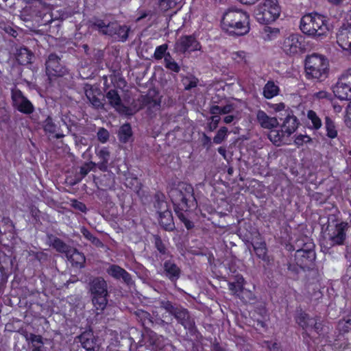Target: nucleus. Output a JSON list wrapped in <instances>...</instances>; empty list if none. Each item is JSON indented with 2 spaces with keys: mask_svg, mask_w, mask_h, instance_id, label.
<instances>
[{
  "mask_svg": "<svg viewBox=\"0 0 351 351\" xmlns=\"http://www.w3.org/2000/svg\"><path fill=\"white\" fill-rule=\"evenodd\" d=\"M152 324H155L156 325H158L161 327H165V326L169 325L168 322H165L163 319H162L161 317H158V316H156L154 318V320H153V323H152Z\"/></svg>",
  "mask_w": 351,
  "mask_h": 351,
  "instance_id": "58",
  "label": "nucleus"
},
{
  "mask_svg": "<svg viewBox=\"0 0 351 351\" xmlns=\"http://www.w3.org/2000/svg\"><path fill=\"white\" fill-rule=\"evenodd\" d=\"M165 67L171 70L173 72L178 73L180 70V66L178 64V63L173 60L172 56L170 55L169 53H167L165 55Z\"/></svg>",
  "mask_w": 351,
  "mask_h": 351,
  "instance_id": "33",
  "label": "nucleus"
},
{
  "mask_svg": "<svg viewBox=\"0 0 351 351\" xmlns=\"http://www.w3.org/2000/svg\"><path fill=\"white\" fill-rule=\"evenodd\" d=\"M265 31L266 33H267V36L269 39H272L274 37H276L280 32L279 29L271 28L270 27H265Z\"/></svg>",
  "mask_w": 351,
  "mask_h": 351,
  "instance_id": "51",
  "label": "nucleus"
},
{
  "mask_svg": "<svg viewBox=\"0 0 351 351\" xmlns=\"http://www.w3.org/2000/svg\"><path fill=\"white\" fill-rule=\"evenodd\" d=\"M154 243L156 248L161 255H164L166 257L171 256L169 251L166 247L160 236L154 235Z\"/></svg>",
  "mask_w": 351,
  "mask_h": 351,
  "instance_id": "31",
  "label": "nucleus"
},
{
  "mask_svg": "<svg viewBox=\"0 0 351 351\" xmlns=\"http://www.w3.org/2000/svg\"><path fill=\"white\" fill-rule=\"evenodd\" d=\"M96 153L97 155L101 159V163L104 167H106V164L108 162L109 158H110V152L106 147H101V148H96Z\"/></svg>",
  "mask_w": 351,
  "mask_h": 351,
  "instance_id": "37",
  "label": "nucleus"
},
{
  "mask_svg": "<svg viewBox=\"0 0 351 351\" xmlns=\"http://www.w3.org/2000/svg\"><path fill=\"white\" fill-rule=\"evenodd\" d=\"M310 317L308 314L304 312L300 311L298 313L295 320L296 322L304 330L306 329V324Z\"/></svg>",
  "mask_w": 351,
  "mask_h": 351,
  "instance_id": "42",
  "label": "nucleus"
},
{
  "mask_svg": "<svg viewBox=\"0 0 351 351\" xmlns=\"http://www.w3.org/2000/svg\"><path fill=\"white\" fill-rule=\"evenodd\" d=\"M132 130L130 123L122 125L118 132V138L120 142L127 143L132 141Z\"/></svg>",
  "mask_w": 351,
  "mask_h": 351,
  "instance_id": "22",
  "label": "nucleus"
},
{
  "mask_svg": "<svg viewBox=\"0 0 351 351\" xmlns=\"http://www.w3.org/2000/svg\"><path fill=\"white\" fill-rule=\"evenodd\" d=\"M314 245L310 243L306 249H300L295 252V259L297 264L301 267H308L315 260L316 255L313 250Z\"/></svg>",
  "mask_w": 351,
  "mask_h": 351,
  "instance_id": "13",
  "label": "nucleus"
},
{
  "mask_svg": "<svg viewBox=\"0 0 351 351\" xmlns=\"http://www.w3.org/2000/svg\"><path fill=\"white\" fill-rule=\"evenodd\" d=\"M129 31L130 28L128 26L120 25L119 24L116 31V35L114 36H117V38H119L122 41H125L128 37Z\"/></svg>",
  "mask_w": 351,
  "mask_h": 351,
  "instance_id": "38",
  "label": "nucleus"
},
{
  "mask_svg": "<svg viewBox=\"0 0 351 351\" xmlns=\"http://www.w3.org/2000/svg\"><path fill=\"white\" fill-rule=\"evenodd\" d=\"M149 341L151 345L156 346V348H160L162 346L163 337L156 333L153 330H150L148 333Z\"/></svg>",
  "mask_w": 351,
  "mask_h": 351,
  "instance_id": "34",
  "label": "nucleus"
},
{
  "mask_svg": "<svg viewBox=\"0 0 351 351\" xmlns=\"http://www.w3.org/2000/svg\"><path fill=\"white\" fill-rule=\"evenodd\" d=\"M168 49V45L167 44H163L156 47L154 57L156 60H161L162 58H165L166 53Z\"/></svg>",
  "mask_w": 351,
  "mask_h": 351,
  "instance_id": "43",
  "label": "nucleus"
},
{
  "mask_svg": "<svg viewBox=\"0 0 351 351\" xmlns=\"http://www.w3.org/2000/svg\"><path fill=\"white\" fill-rule=\"evenodd\" d=\"M92 343H93L94 345L92 347L89 346L88 350L98 351L101 344V339H99V338H94L92 340Z\"/></svg>",
  "mask_w": 351,
  "mask_h": 351,
  "instance_id": "54",
  "label": "nucleus"
},
{
  "mask_svg": "<svg viewBox=\"0 0 351 351\" xmlns=\"http://www.w3.org/2000/svg\"><path fill=\"white\" fill-rule=\"evenodd\" d=\"M66 256L73 265L77 266L82 265L85 261L84 256L74 248H69V250L66 251Z\"/></svg>",
  "mask_w": 351,
  "mask_h": 351,
  "instance_id": "23",
  "label": "nucleus"
},
{
  "mask_svg": "<svg viewBox=\"0 0 351 351\" xmlns=\"http://www.w3.org/2000/svg\"><path fill=\"white\" fill-rule=\"evenodd\" d=\"M89 289L93 306L97 311V315H99L106 308L108 302L107 283L102 278H95L92 280Z\"/></svg>",
  "mask_w": 351,
  "mask_h": 351,
  "instance_id": "6",
  "label": "nucleus"
},
{
  "mask_svg": "<svg viewBox=\"0 0 351 351\" xmlns=\"http://www.w3.org/2000/svg\"><path fill=\"white\" fill-rule=\"evenodd\" d=\"M285 108V105L284 103H279L274 105V109L277 112L283 110Z\"/></svg>",
  "mask_w": 351,
  "mask_h": 351,
  "instance_id": "64",
  "label": "nucleus"
},
{
  "mask_svg": "<svg viewBox=\"0 0 351 351\" xmlns=\"http://www.w3.org/2000/svg\"><path fill=\"white\" fill-rule=\"evenodd\" d=\"M165 199L164 195L161 193H156L154 196L155 202L154 206L158 215L170 211L168 204Z\"/></svg>",
  "mask_w": 351,
  "mask_h": 351,
  "instance_id": "24",
  "label": "nucleus"
},
{
  "mask_svg": "<svg viewBox=\"0 0 351 351\" xmlns=\"http://www.w3.org/2000/svg\"><path fill=\"white\" fill-rule=\"evenodd\" d=\"M27 339L32 345V351H45L43 339L40 335L30 334Z\"/></svg>",
  "mask_w": 351,
  "mask_h": 351,
  "instance_id": "26",
  "label": "nucleus"
},
{
  "mask_svg": "<svg viewBox=\"0 0 351 351\" xmlns=\"http://www.w3.org/2000/svg\"><path fill=\"white\" fill-rule=\"evenodd\" d=\"M134 315L137 319L141 322L143 325H145L147 323H153V319L150 313L144 310L138 309L134 312Z\"/></svg>",
  "mask_w": 351,
  "mask_h": 351,
  "instance_id": "35",
  "label": "nucleus"
},
{
  "mask_svg": "<svg viewBox=\"0 0 351 351\" xmlns=\"http://www.w3.org/2000/svg\"><path fill=\"white\" fill-rule=\"evenodd\" d=\"M337 43L351 54V23L343 24L337 33Z\"/></svg>",
  "mask_w": 351,
  "mask_h": 351,
  "instance_id": "15",
  "label": "nucleus"
},
{
  "mask_svg": "<svg viewBox=\"0 0 351 351\" xmlns=\"http://www.w3.org/2000/svg\"><path fill=\"white\" fill-rule=\"evenodd\" d=\"M280 6L277 0H265L255 10V18L261 24L275 21L280 16Z\"/></svg>",
  "mask_w": 351,
  "mask_h": 351,
  "instance_id": "7",
  "label": "nucleus"
},
{
  "mask_svg": "<svg viewBox=\"0 0 351 351\" xmlns=\"http://www.w3.org/2000/svg\"><path fill=\"white\" fill-rule=\"evenodd\" d=\"M162 269L163 276L173 283H176L181 276V269L171 259L164 262Z\"/></svg>",
  "mask_w": 351,
  "mask_h": 351,
  "instance_id": "17",
  "label": "nucleus"
},
{
  "mask_svg": "<svg viewBox=\"0 0 351 351\" xmlns=\"http://www.w3.org/2000/svg\"><path fill=\"white\" fill-rule=\"evenodd\" d=\"M256 119L257 123L263 129L272 130L277 128L279 125L277 118L267 115V114L262 110H257L256 112Z\"/></svg>",
  "mask_w": 351,
  "mask_h": 351,
  "instance_id": "19",
  "label": "nucleus"
},
{
  "mask_svg": "<svg viewBox=\"0 0 351 351\" xmlns=\"http://www.w3.org/2000/svg\"><path fill=\"white\" fill-rule=\"evenodd\" d=\"M335 95L341 100L351 99V68L343 71L332 86Z\"/></svg>",
  "mask_w": 351,
  "mask_h": 351,
  "instance_id": "8",
  "label": "nucleus"
},
{
  "mask_svg": "<svg viewBox=\"0 0 351 351\" xmlns=\"http://www.w3.org/2000/svg\"><path fill=\"white\" fill-rule=\"evenodd\" d=\"M46 73L50 80L53 77H62L66 73V69L60 62L59 58L55 54L49 55L46 62Z\"/></svg>",
  "mask_w": 351,
  "mask_h": 351,
  "instance_id": "12",
  "label": "nucleus"
},
{
  "mask_svg": "<svg viewBox=\"0 0 351 351\" xmlns=\"http://www.w3.org/2000/svg\"><path fill=\"white\" fill-rule=\"evenodd\" d=\"M348 228V223L341 222L333 227H328V233L325 237L326 245L328 248L335 245L344 244L346 238V231Z\"/></svg>",
  "mask_w": 351,
  "mask_h": 351,
  "instance_id": "10",
  "label": "nucleus"
},
{
  "mask_svg": "<svg viewBox=\"0 0 351 351\" xmlns=\"http://www.w3.org/2000/svg\"><path fill=\"white\" fill-rule=\"evenodd\" d=\"M144 104L149 110H157L160 107V101L157 99H153L149 97H147L144 99Z\"/></svg>",
  "mask_w": 351,
  "mask_h": 351,
  "instance_id": "39",
  "label": "nucleus"
},
{
  "mask_svg": "<svg viewBox=\"0 0 351 351\" xmlns=\"http://www.w3.org/2000/svg\"><path fill=\"white\" fill-rule=\"evenodd\" d=\"M311 141L312 139L310 136L307 135L300 134L295 137L294 142L298 146H302L304 143L311 142Z\"/></svg>",
  "mask_w": 351,
  "mask_h": 351,
  "instance_id": "48",
  "label": "nucleus"
},
{
  "mask_svg": "<svg viewBox=\"0 0 351 351\" xmlns=\"http://www.w3.org/2000/svg\"><path fill=\"white\" fill-rule=\"evenodd\" d=\"M104 95L100 91H99L97 95H93L91 97H89V102H90L93 106L97 109L104 107Z\"/></svg>",
  "mask_w": 351,
  "mask_h": 351,
  "instance_id": "36",
  "label": "nucleus"
},
{
  "mask_svg": "<svg viewBox=\"0 0 351 351\" xmlns=\"http://www.w3.org/2000/svg\"><path fill=\"white\" fill-rule=\"evenodd\" d=\"M159 305L160 308L172 315L178 323L181 324L190 334L193 335L196 332L195 319L187 308L167 300H160Z\"/></svg>",
  "mask_w": 351,
  "mask_h": 351,
  "instance_id": "3",
  "label": "nucleus"
},
{
  "mask_svg": "<svg viewBox=\"0 0 351 351\" xmlns=\"http://www.w3.org/2000/svg\"><path fill=\"white\" fill-rule=\"evenodd\" d=\"M210 120L211 122L208 124V128L210 131H213L217 128L220 117L219 115L212 116Z\"/></svg>",
  "mask_w": 351,
  "mask_h": 351,
  "instance_id": "50",
  "label": "nucleus"
},
{
  "mask_svg": "<svg viewBox=\"0 0 351 351\" xmlns=\"http://www.w3.org/2000/svg\"><path fill=\"white\" fill-rule=\"evenodd\" d=\"M228 128L221 127L217 132V134L213 138V142L215 144L221 143L225 139L228 134Z\"/></svg>",
  "mask_w": 351,
  "mask_h": 351,
  "instance_id": "41",
  "label": "nucleus"
},
{
  "mask_svg": "<svg viewBox=\"0 0 351 351\" xmlns=\"http://www.w3.org/2000/svg\"><path fill=\"white\" fill-rule=\"evenodd\" d=\"M171 196L178 217L188 230L193 228V223L189 220L184 213V211H187L196 204L192 185L186 183L180 184L178 188L171 191Z\"/></svg>",
  "mask_w": 351,
  "mask_h": 351,
  "instance_id": "1",
  "label": "nucleus"
},
{
  "mask_svg": "<svg viewBox=\"0 0 351 351\" xmlns=\"http://www.w3.org/2000/svg\"><path fill=\"white\" fill-rule=\"evenodd\" d=\"M322 324L321 322H319V320L316 318V325H313V330L317 333L319 334V332L322 330Z\"/></svg>",
  "mask_w": 351,
  "mask_h": 351,
  "instance_id": "63",
  "label": "nucleus"
},
{
  "mask_svg": "<svg viewBox=\"0 0 351 351\" xmlns=\"http://www.w3.org/2000/svg\"><path fill=\"white\" fill-rule=\"evenodd\" d=\"M306 117L311 121V124L309 125L311 129L317 130L321 128L322 125V120L315 111L312 110H308Z\"/></svg>",
  "mask_w": 351,
  "mask_h": 351,
  "instance_id": "28",
  "label": "nucleus"
},
{
  "mask_svg": "<svg viewBox=\"0 0 351 351\" xmlns=\"http://www.w3.org/2000/svg\"><path fill=\"white\" fill-rule=\"evenodd\" d=\"M12 99L14 106L20 112L25 114H30L34 110V107L32 103L25 97L21 91L18 89L12 90Z\"/></svg>",
  "mask_w": 351,
  "mask_h": 351,
  "instance_id": "14",
  "label": "nucleus"
},
{
  "mask_svg": "<svg viewBox=\"0 0 351 351\" xmlns=\"http://www.w3.org/2000/svg\"><path fill=\"white\" fill-rule=\"evenodd\" d=\"M117 23H109L106 24L104 21L101 19H95L94 21H89V28L98 30L100 33L104 35L114 36L118 27Z\"/></svg>",
  "mask_w": 351,
  "mask_h": 351,
  "instance_id": "18",
  "label": "nucleus"
},
{
  "mask_svg": "<svg viewBox=\"0 0 351 351\" xmlns=\"http://www.w3.org/2000/svg\"><path fill=\"white\" fill-rule=\"evenodd\" d=\"M284 130H270L269 133L268 134L269 139L276 146H280L282 142V140L285 136Z\"/></svg>",
  "mask_w": 351,
  "mask_h": 351,
  "instance_id": "29",
  "label": "nucleus"
},
{
  "mask_svg": "<svg viewBox=\"0 0 351 351\" xmlns=\"http://www.w3.org/2000/svg\"><path fill=\"white\" fill-rule=\"evenodd\" d=\"M109 104L116 109V110L125 115H132L133 114L132 110L122 104L121 99L115 90H110L106 95Z\"/></svg>",
  "mask_w": 351,
  "mask_h": 351,
  "instance_id": "16",
  "label": "nucleus"
},
{
  "mask_svg": "<svg viewBox=\"0 0 351 351\" xmlns=\"http://www.w3.org/2000/svg\"><path fill=\"white\" fill-rule=\"evenodd\" d=\"M256 256L262 259L263 261L269 263L270 261L269 257L267 254V247H255V250H254Z\"/></svg>",
  "mask_w": 351,
  "mask_h": 351,
  "instance_id": "44",
  "label": "nucleus"
},
{
  "mask_svg": "<svg viewBox=\"0 0 351 351\" xmlns=\"http://www.w3.org/2000/svg\"><path fill=\"white\" fill-rule=\"evenodd\" d=\"M285 115L286 117L282 127L285 129L284 131L287 134V136H289L297 130L300 123L292 112L286 110Z\"/></svg>",
  "mask_w": 351,
  "mask_h": 351,
  "instance_id": "20",
  "label": "nucleus"
},
{
  "mask_svg": "<svg viewBox=\"0 0 351 351\" xmlns=\"http://www.w3.org/2000/svg\"><path fill=\"white\" fill-rule=\"evenodd\" d=\"M53 246L60 252H64L66 254V251L69 250L70 247L66 246L62 241L60 239H56L53 241Z\"/></svg>",
  "mask_w": 351,
  "mask_h": 351,
  "instance_id": "47",
  "label": "nucleus"
},
{
  "mask_svg": "<svg viewBox=\"0 0 351 351\" xmlns=\"http://www.w3.org/2000/svg\"><path fill=\"white\" fill-rule=\"evenodd\" d=\"M282 51L292 56L305 51L304 38L298 34H292L285 37L281 45Z\"/></svg>",
  "mask_w": 351,
  "mask_h": 351,
  "instance_id": "9",
  "label": "nucleus"
},
{
  "mask_svg": "<svg viewBox=\"0 0 351 351\" xmlns=\"http://www.w3.org/2000/svg\"><path fill=\"white\" fill-rule=\"evenodd\" d=\"M265 343L266 344L267 348L270 351H282L280 348V346L277 343H274L271 344L269 341H265Z\"/></svg>",
  "mask_w": 351,
  "mask_h": 351,
  "instance_id": "56",
  "label": "nucleus"
},
{
  "mask_svg": "<svg viewBox=\"0 0 351 351\" xmlns=\"http://www.w3.org/2000/svg\"><path fill=\"white\" fill-rule=\"evenodd\" d=\"M32 57V53L26 48H23L19 50L16 59L21 64H27L31 62Z\"/></svg>",
  "mask_w": 351,
  "mask_h": 351,
  "instance_id": "32",
  "label": "nucleus"
},
{
  "mask_svg": "<svg viewBox=\"0 0 351 351\" xmlns=\"http://www.w3.org/2000/svg\"><path fill=\"white\" fill-rule=\"evenodd\" d=\"M233 104H227L224 106H221V114H226L232 112L234 110Z\"/></svg>",
  "mask_w": 351,
  "mask_h": 351,
  "instance_id": "57",
  "label": "nucleus"
},
{
  "mask_svg": "<svg viewBox=\"0 0 351 351\" xmlns=\"http://www.w3.org/2000/svg\"><path fill=\"white\" fill-rule=\"evenodd\" d=\"M89 241H91V243L95 245L96 247H103L104 245L102 243V242L98 239L97 238L93 237L92 235L89 234Z\"/></svg>",
  "mask_w": 351,
  "mask_h": 351,
  "instance_id": "60",
  "label": "nucleus"
},
{
  "mask_svg": "<svg viewBox=\"0 0 351 351\" xmlns=\"http://www.w3.org/2000/svg\"><path fill=\"white\" fill-rule=\"evenodd\" d=\"M177 0H159V7L163 11L174 8Z\"/></svg>",
  "mask_w": 351,
  "mask_h": 351,
  "instance_id": "45",
  "label": "nucleus"
},
{
  "mask_svg": "<svg viewBox=\"0 0 351 351\" xmlns=\"http://www.w3.org/2000/svg\"><path fill=\"white\" fill-rule=\"evenodd\" d=\"M324 123L327 136L330 138H336L337 136V130L335 122L329 117H326Z\"/></svg>",
  "mask_w": 351,
  "mask_h": 351,
  "instance_id": "30",
  "label": "nucleus"
},
{
  "mask_svg": "<svg viewBox=\"0 0 351 351\" xmlns=\"http://www.w3.org/2000/svg\"><path fill=\"white\" fill-rule=\"evenodd\" d=\"M313 325H316V317H310L307 322L306 329L305 330L313 329Z\"/></svg>",
  "mask_w": 351,
  "mask_h": 351,
  "instance_id": "62",
  "label": "nucleus"
},
{
  "mask_svg": "<svg viewBox=\"0 0 351 351\" xmlns=\"http://www.w3.org/2000/svg\"><path fill=\"white\" fill-rule=\"evenodd\" d=\"M228 288H229L230 291H231L233 294H239L243 289V287H242V285H238L237 282H229Z\"/></svg>",
  "mask_w": 351,
  "mask_h": 351,
  "instance_id": "49",
  "label": "nucleus"
},
{
  "mask_svg": "<svg viewBox=\"0 0 351 351\" xmlns=\"http://www.w3.org/2000/svg\"><path fill=\"white\" fill-rule=\"evenodd\" d=\"M305 71L308 79L323 81L328 74V60L324 56L318 53L308 56L305 60Z\"/></svg>",
  "mask_w": 351,
  "mask_h": 351,
  "instance_id": "5",
  "label": "nucleus"
},
{
  "mask_svg": "<svg viewBox=\"0 0 351 351\" xmlns=\"http://www.w3.org/2000/svg\"><path fill=\"white\" fill-rule=\"evenodd\" d=\"M198 79L194 76L185 77L182 79V83L186 90H190L197 86Z\"/></svg>",
  "mask_w": 351,
  "mask_h": 351,
  "instance_id": "40",
  "label": "nucleus"
},
{
  "mask_svg": "<svg viewBox=\"0 0 351 351\" xmlns=\"http://www.w3.org/2000/svg\"><path fill=\"white\" fill-rule=\"evenodd\" d=\"M345 123L347 126L351 128V102L347 108L346 115L345 117Z\"/></svg>",
  "mask_w": 351,
  "mask_h": 351,
  "instance_id": "53",
  "label": "nucleus"
},
{
  "mask_svg": "<svg viewBox=\"0 0 351 351\" xmlns=\"http://www.w3.org/2000/svg\"><path fill=\"white\" fill-rule=\"evenodd\" d=\"M97 134L98 140L102 143H106L110 137L108 131L104 128H100Z\"/></svg>",
  "mask_w": 351,
  "mask_h": 351,
  "instance_id": "46",
  "label": "nucleus"
},
{
  "mask_svg": "<svg viewBox=\"0 0 351 351\" xmlns=\"http://www.w3.org/2000/svg\"><path fill=\"white\" fill-rule=\"evenodd\" d=\"M210 113L213 116L221 114V106L217 105L212 106L210 108Z\"/></svg>",
  "mask_w": 351,
  "mask_h": 351,
  "instance_id": "61",
  "label": "nucleus"
},
{
  "mask_svg": "<svg viewBox=\"0 0 351 351\" xmlns=\"http://www.w3.org/2000/svg\"><path fill=\"white\" fill-rule=\"evenodd\" d=\"M44 128L46 132L52 133L55 131V125L52 123V120L51 118H48L46 119L44 125Z\"/></svg>",
  "mask_w": 351,
  "mask_h": 351,
  "instance_id": "52",
  "label": "nucleus"
},
{
  "mask_svg": "<svg viewBox=\"0 0 351 351\" xmlns=\"http://www.w3.org/2000/svg\"><path fill=\"white\" fill-rule=\"evenodd\" d=\"M315 95L317 99H330L331 97V94L325 90L319 91Z\"/></svg>",
  "mask_w": 351,
  "mask_h": 351,
  "instance_id": "59",
  "label": "nucleus"
},
{
  "mask_svg": "<svg viewBox=\"0 0 351 351\" xmlns=\"http://www.w3.org/2000/svg\"><path fill=\"white\" fill-rule=\"evenodd\" d=\"M300 28L304 34L319 40L323 39L329 30L325 17L317 14L304 15L300 20Z\"/></svg>",
  "mask_w": 351,
  "mask_h": 351,
  "instance_id": "4",
  "label": "nucleus"
},
{
  "mask_svg": "<svg viewBox=\"0 0 351 351\" xmlns=\"http://www.w3.org/2000/svg\"><path fill=\"white\" fill-rule=\"evenodd\" d=\"M279 87L273 81H268L263 88V95L267 99H271L279 93Z\"/></svg>",
  "mask_w": 351,
  "mask_h": 351,
  "instance_id": "27",
  "label": "nucleus"
},
{
  "mask_svg": "<svg viewBox=\"0 0 351 351\" xmlns=\"http://www.w3.org/2000/svg\"><path fill=\"white\" fill-rule=\"evenodd\" d=\"M249 14L239 9H229L223 16L222 29L230 35L242 36L250 31Z\"/></svg>",
  "mask_w": 351,
  "mask_h": 351,
  "instance_id": "2",
  "label": "nucleus"
},
{
  "mask_svg": "<svg viewBox=\"0 0 351 351\" xmlns=\"http://www.w3.org/2000/svg\"><path fill=\"white\" fill-rule=\"evenodd\" d=\"M160 223L165 230L172 231L175 228L171 211L159 215Z\"/></svg>",
  "mask_w": 351,
  "mask_h": 351,
  "instance_id": "25",
  "label": "nucleus"
},
{
  "mask_svg": "<svg viewBox=\"0 0 351 351\" xmlns=\"http://www.w3.org/2000/svg\"><path fill=\"white\" fill-rule=\"evenodd\" d=\"M72 206L74 208L79 210L82 212H85L86 210V205L80 202L75 200L72 203Z\"/></svg>",
  "mask_w": 351,
  "mask_h": 351,
  "instance_id": "55",
  "label": "nucleus"
},
{
  "mask_svg": "<svg viewBox=\"0 0 351 351\" xmlns=\"http://www.w3.org/2000/svg\"><path fill=\"white\" fill-rule=\"evenodd\" d=\"M201 45L193 35L182 36L175 43V51L184 53L200 50Z\"/></svg>",
  "mask_w": 351,
  "mask_h": 351,
  "instance_id": "11",
  "label": "nucleus"
},
{
  "mask_svg": "<svg viewBox=\"0 0 351 351\" xmlns=\"http://www.w3.org/2000/svg\"><path fill=\"white\" fill-rule=\"evenodd\" d=\"M108 273L116 279H122L128 285L132 283L131 275L124 269L117 265H112L108 269Z\"/></svg>",
  "mask_w": 351,
  "mask_h": 351,
  "instance_id": "21",
  "label": "nucleus"
}]
</instances>
